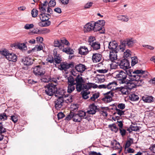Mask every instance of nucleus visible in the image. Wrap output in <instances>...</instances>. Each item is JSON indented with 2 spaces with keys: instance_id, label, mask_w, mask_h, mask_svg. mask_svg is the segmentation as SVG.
I'll use <instances>...</instances> for the list:
<instances>
[{
  "instance_id": "4468645a",
  "label": "nucleus",
  "mask_w": 155,
  "mask_h": 155,
  "mask_svg": "<svg viewBox=\"0 0 155 155\" xmlns=\"http://www.w3.org/2000/svg\"><path fill=\"white\" fill-rule=\"evenodd\" d=\"M118 49L117 48V50H113L111 51H110L109 57L111 61L113 62L117 59V53L120 51V50H118Z\"/></svg>"
},
{
  "instance_id": "bf43d9fd",
  "label": "nucleus",
  "mask_w": 155,
  "mask_h": 155,
  "mask_svg": "<svg viewBox=\"0 0 155 155\" xmlns=\"http://www.w3.org/2000/svg\"><path fill=\"white\" fill-rule=\"evenodd\" d=\"M118 109L120 110H123L125 107V105L124 104L119 103L117 105Z\"/></svg>"
},
{
  "instance_id": "680f3d73",
  "label": "nucleus",
  "mask_w": 155,
  "mask_h": 155,
  "mask_svg": "<svg viewBox=\"0 0 155 155\" xmlns=\"http://www.w3.org/2000/svg\"><path fill=\"white\" fill-rule=\"evenodd\" d=\"M39 8L41 13H45L46 10L45 7H44L42 6H39Z\"/></svg>"
},
{
  "instance_id": "412c9836",
  "label": "nucleus",
  "mask_w": 155,
  "mask_h": 155,
  "mask_svg": "<svg viewBox=\"0 0 155 155\" xmlns=\"http://www.w3.org/2000/svg\"><path fill=\"white\" fill-rule=\"evenodd\" d=\"M135 82L133 83H129L128 82L127 84H127L126 86L128 88V90L130 91V90L133 88H135L136 86H141V85H137V84L136 83H137V81H134Z\"/></svg>"
},
{
  "instance_id": "de8ad7c7",
  "label": "nucleus",
  "mask_w": 155,
  "mask_h": 155,
  "mask_svg": "<svg viewBox=\"0 0 155 155\" xmlns=\"http://www.w3.org/2000/svg\"><path fill=\"white\" fill-rule=\"evenodd\" d=\"M38 14V11L36 9H33L31 12L32 16L33 18H35L37 16Z\"/></svg>"
},
{
  "instance_id": "a878e982",
  "label": "nucleus",
  "mask_w": 155,
  "mask_h": 155,
  "mask_svg": "<svg viewBox=\"0 0 155 155\" xmlns=\"http://www.w3.org/2000/svg\"><path fill=\"white\" fill-rule=\"evenodd\" d=\"M119 88L121 92L124 94H128L130 92L126 85H125L124 87L121 86Z\"/></svg>"
},
{
  "instance_id": "39448f33",
  "label": "nucleus",
  "mask_w": 155,
  "mask_h": 155,
  "mask_svg": "<svg viewBox=\"0 0 155 155\" xmlns=\"http://www.w3.org/2000/svg\"><path fill=\"white\" fill-rule=\"evenodd\" d=\"M56 85H54L52 83H49L45 86V93L48 96H52L57 91Z\"/></svg>"
},
{
  "instance_id": "5701e85b",
  "label": "nucleus",
  "mask_w": 155,
  "mask_h": 155,
  "mask_svg": "<svg viewBox=\"0 0 155 155\" xmlns=\"http://www.w3.org/2000/svg\"><path fill=\"white\" fill-rule=\"evenodd\" d=\"M92 23L93 27V28H92L94 32L98 31V30H99L100 29H101V26L100 25V24H99L98 23L97 21L96 22L92 21Z\"/></svg>"
},
{
  "instance_id": "69168bd1",
  "label": "nucleus",
  "mask_w": 155,
  "mask_h": 155,
  "mask_svg": "<svg viewBox=\"0 0 155 155\" xmlns=\"http://www.w3.org/2000/svg\"><path fill=\"white\" fill-rule=\"evenodd\" d=\"M124 55L126 57H130L131 55L130 51L129 50H127L126 52H124Z\"/></svg>"
},
{
  "instance_id": "f3484780",
  "label": "nucleus",
  "mask_w": 155,
  "mask_h": 155,
  "mask_svg": "<svg viewBox=\"0 0 155 155\" xmlns=\"http://www.w3.org/2000/svg\"><path fill=\"white\" fill-rule=\"evenodd\" d=\"M102 55L99 53L93 54L92 57V60L94 62H100L101 59Z\"/></svg>"
},
{
  "instance_id": "0e129e2a",
  "label": "nucleus",
  "mask_w": 155,
  "mask_h": 155,
  "mask_svg": "<svg viewBox=\"0 0 155 155\" xmlns=\"http://www.w3.org/2000/svg\"><path fill=\"white\" fill-rule=\"evenodd\" d=\"M7 118V116L5 113L1 114L0 115V119L3 120H6Z\"/></svg>"
},
{
  "instance_id": "a18cd8bd",
  "label": "nucleus",
  "mask_w": 155,
  "mask_h": 155,
  "mask_svg": "<svg viewBox=\"0 0 155 155\" xmlns=\"http://www.w3.org/2000/svg\"><path fill=\"white\" fill-rule=\"evenodd\" d=\"M99 96V93H95L93 94L92 96L90 98V99L92 101H94L96 99L98 98Z\"/></svg>"
},
{
  "instance_id": "4c0bfd02",
  "label": "nucleus",
  "mask_w": 155,
  "mask_h": 155,
  "mask_svg": "<svg viewBox=\"0 0 155 155\" xmlns=\"http://www.w3.org/2000/svg\"><path fill=\"white\" fill-rule=\"evenodd\" d=\"M130 99L133 101H136L138 100L139 97L137 95L135 94H131L129 96Z\"/></svg>"
},
{
  "instance_id": "774afa93",
  "label": "nucleus",
  "mask_w": 155,
  "mask_h": 155,
  "mask_svg": "<svg viewBox=\"0 0 155 155\" xmlns=\"http://www.w3.org/2000/svg\"><path fill=\"white\" fill-rule=\"evenodd\" d=\"M89 155H101L100 153H97L95 151H91L89 153Z\"/></svg>"
},
{
  "instance_id": "f03ea898",
  "label": "nucleus",
  "mask_w": 155,
  "mask_h": 155,
  "mask_svg": "<svg viewBox=\"0 0 155 155\" xmlns=\"http://www.w3.org/2000/svg\"><path fill=\"white\" fill-rule=\"evenodd\" d=\"M75 80L76 89L79 92L84 90H88L92 87L96 88L97 87V85L91 83H84L85 81L83 78L79 74L77 76Z\"/></svg>"
},
{
  "instance_id": "423d86ee",
  "label": "nucleus",
  "mask_w": 155,
  "mask_h": 155,
  "mask_svg": "<svg viewBox=\"0 0 155 155\" xmlns=\"http://www.w3.org/2000/svg\"><path fill=\"white\" fill-rule=\"evenodd\" d=\"M116 77L118 78L119 83L120 84H127L128 81L126 79L127 74L122 71H118L116 74Z\"/></svg>"
},
{
  "instance_id": "cd10ccee",
  "label": "nucleus",
  "mask_w": 155,
  "mask_h": 155,
  "mask_svg": "<svg viewBox=\"0 0 155 155\" xmlns=\"http://www.w3.org/2000/svg\"><path fill=\"white\" fill-rule=\"evenodd\" d=\"M72 118L74 121L76 122H80L82 120L77 113H72Z\"/></svg>"
},
{
  "instance_id": "3c124183",
  "label": "nucleus",
  "mask_w": 155,
  "mask_h": 155,
  "mask_svg": "<svg viewBox=\"0 0 155 155\" xmlns=\"http://www.w3.org/2000/svg\"><path fill=\"white\" fill-rule=\"evenodd\" d=\"M10 119L13 121L14 123H15L18 121V117L16 115H13L11 116Z\"/></svg>"
},
{
  "instance_id": "aec40b11",
  "label": "nucleus",
  "mask_w": 155,
  "mask_h": 155,
  "mask_svg": "<svg viewBox=\"0 0 155 155\" xmlns=\"http://www.w3.org/2000/svg\"><path fill=\"white\" fill-rule=\"evenodd\" d=\"M78 51L79 54L82 55H85L88 52L87 48L85 46L81 47L78 49Z\"/></svg>"
},
{
  "instance_id": "dca6fc26",
  "label": "nucleus",
  "mask_w": 155,
  "mask_h": 155,
  "mask_svg": "<svg viewBox=\"0 0 155 155\" xmlns=\"http://www.w3.org/2000/svg\"><path fill=\"white\" fill-rule=\"evenodd\" d=\"M6 58L9 61L15 62L17 61V57L15 54L9 53Z\"/></svg>"
},
{
  "instance_id": "473e14b6",
  "label": "nucleus",
  "mask_w": 155,
  "mask_h": 155,
  "mask_svg": "<svg viewBox=\"0 0 155 155\" xmlns=\"http://www.w3.org/2000/svg\"><path fill=\"white\" fill-rule=\"evenodd\" d=\"M79 117H80L82 120L84 119H86L87 117L86 116V112L83 110H79L77 113Z\"/></svg>"
},
{
  "instance_id": "09e8293b",
  "label": "nucleus",
  "mask_w": 155,
  "mask_h": 155,
  "mask_svg": "<svg viewBox=\"0 0 155 155\" xmlns=\"http://www.w3.org/2000/svg\"><path fill=\"white\" fill-rule=\"evenodd\" d=\"M38 31H41V33L43 34L48 33L50 32L49 29L46 28H43L40 30H38Z\"/></svg>"
},
{
  "instance_id": "8fccbe9b",
  "label": "nucleus",
  "mask_w": 155,
  "mask_h": 155,
  "mask_svg": "<svg viewBox=\"0 0 155 155\" xmlns=\"http://www.w3.org/2000/svg\"><path fill=\"white\" fill-rule=\"evenodd\" d=\"M46 61L51 63H54V58L51 55H49L46 59Z\"/></svg>"
},
{
  "instance_id": "052dcab7",
  "label": "nucleus",
  "mask_w": 155,
  "mask_h": 155,
  "mask_svg": "<svg viewBox=\"0 0 155 155\" xmlns=\"http://www.w3.org/2000/svg\"><path fill=\"white\" fill-rule=\"evenodd\" d=\"M43 48L42 46L41 45H37V46H36L34 49H32V50L34 51V50L36 49V51H38L42 50Z\"/></svg>"
},
{
  "instance_id": "0eeeda50",
  "label": "nucleus",
  "mask_w": 155,
  "mask_h": 155,
  "mask_svg": "<svg viewBox=\"0 0 155 155\" xmlns=\"http://www.w3.org/2000/svg\"><path fill=\"white\" fill-rule=\"evenodd\" d=\"M104 97L101 99V100L105 103H109L112 100V97L114 96V93L110 91L104 94Z\"/></svg>"
},
{
  "instance_id": "4be33fe9",
  "label": "nucleus",
  "mask_w": 155,
  "mask_h": 155,
  "mask_svg": "<svg viewBox=\"0 0 155 155\" xmlns=\"http://www.w3.org/2000/svg\"><path fill=\"white\" fill-rule=\"evenodd\" d=\"M84 28L85 32H88L93 31L92 28L93 27L92 21L84 25Z\"/></svg>"
},
{
  "instance_id": "2f4dec72",
  "label": "nucleus",
  "mask_w": 155,
  "mask_h": 155,
  "mask_svg": "<svg viewBox=\"0 0 155 155\" xmlns=\"http://www.w3.org/2000/svg\"><path fill=\"white\" fill-rule=\"evenodd\" d=\"M125 111L122 110L116 107L115 109V111L114 113V115H115L116 114H118L120 116L124 115Z\"/></svg>"
},
{
  "instance_id": "f8f14e48",
  "label": "nucleus",
  "mask_w": 155,
  "mask_h": 155,
  "mask_svg": "<svg viewBox=\"0 0 155 155\" xmlns=\"http://www.w3.org/2000/svg\"><path fill=\"white\" fill-rule=\"evenodd\" d=\"M65 91L61 88H60L58 90L57 88V91H55V95L58 97V98L64 99V97H66L65 94Z\"/></svg>"
},
{
  "instance_id": "393cba45",
  "label": "nucleus",
  "mask_w": 155,
  "mask_h": 155,
  "mask_svg": "<svg viewBox=\"0 0 155 155\" xmlns=\"http://www.w3.org/2000/svg\"><path fill=\"white\" fill-rule=\"evenodd\" d=\"M91 47L94 50H97L100 48V44L98 41L95 42L91 44Z\"/></svg>"
},
{
  "instance_id": "338daca9",
  "label": "nucleus",
  "mask_w": 155,
  "mask_h": 155,
  "mask_svg": "<svg viewBox=\"0 0 155 155\" xmlns=\"http://www.w3.org/2000/svg\"><path fill=\"white\" fill-rule=\"evenodd\" d=\"M93 4V3L91 2L87 3L84 6V8H89L92 6Z\"/></svg>"
},
{
  "instance_id": "c03bdc74",
  "label": "nucleus",
  "mask_w": 155,
  "mask_h": 155,
  "mask_svg": "<svg viewBox=\"0 0 155 155\" xmlns=\"http://www.w3.org/2000/svg\"><path fill=\"white\" fill-rule=\"evenodd\" d=\"M133 143V139L131 138H130L129 139L127 140L125 146V148L129 147Z\"/></svg>"
},
{
  "instance_id": "6e6552de",
  "label": "nucleus",
  "mask_w": 155,
  "mask_h": 155,
  "mask_svg": "<svg viewBox=\"0 0 155 155\" xmlns=\"http://www.w3.org/2000/svg\"><path fill=\"white\" fill-rule=\"evenodd\" d=\"M33 71L35 75L41 76L43 75L45 72L44 69L40 65L35 67L33 69Z\"/></svg>"
},
{
  "instance_id": "1a4fd4ad",
  "label": "nucleus",
  "mask_w": 155,
  "mask_h": 155,
  "mask_svg": "<svg viewBox=\"0 0 155 155\" xmlns=\"http://www.w3.org/2000/svg\"><path fill=\"white\" fill-rule=\"evenodd\" d=\"M74 66L73 63L68 64L66 62H62L59 66V68L61 70L65 71L70 68H73Z\"/></svg>"
},
{
  "instance_id": "7ed1b4c3",
  "label": "nucleus",
  "mask_w": 155,
  "mask_h": 155,
  "mask_svg": "<svg viewBox=\"0 0 155 155\" xmlns=\"http://www.w3.org/2000/svg\"><path fill=\"white\" fill-rule=\"evenodd\" d=\"M38 16L41 21L38 23V25L40 26L47 27L51 25V22L49 20L50 17L49 14L42 13L39 14Z\"/></svg>"
},
{
  "instance_id": "bb28decb",
  "label": "nucleus",
  "mask_w": 155,
  "mask_h": 155,
  "mask_svg": "<svg viewBox=\"0 0 155 155\" xmlns=\"http://www.w3.org/2000/svg\"><path fill=\"white\" fill-rule=\"evenodd\" d=\"M117 85L116 82L114 81L111 82H110L107 84V88L110 89L111 91L114 89V87Z\"/></svg>"
},
{
  "instance_id": "864d4df0",
  "label": "nucleus",
  "mask_w": 155,
  "mask_h": 155,
  "mask_svg": "<svg viewBox=\"0 0 155 155\" xmlns=\"http://www.w3.org/2000/svg\"><path fill=\"white\" fill-rule=\"evenodd\" d=\"M119 130L120 133L122 137L126 135V131L125 129H123L122 127L119 128Z\"/></svg>"
},
{
  "instance_id": "e433bc0d",
  "label": "nucleus",
  "mask_w": 155,
  "mask_h": 155,
  "mask_svg": "<svg viewBox=\"0 0 155 155\" xmlns=\"http://www.w3.org/2000/svg\"><path fill=\"white\" fill-rule=\"evenodd\" d=\"M54 46L55 47H58L60 48H61L64 47V45L61 44V42L57 40H55L54 42Z\"/></svg>"
},
{
  "instance_id": "13d9d810",
  "label": "nucleus",
  "mask_w": 155,
  "mask_h": 155,
  "mask_svg": "<svg viewBox=\"0 0 155 155\" xmlns=\"http://www.w3.org/2000/svg\"><path fill=\"white\" fill-rule=\"evenodd\" d=\"M130 128L131 131H137L139 130V127L137 126H134L132 125L130 126Z\"/></svg>"
},
{
  "instance_id": "a19ab883",
  "label": "nucleus",
  "mask_w": 155,
  "mask_h": 155,
  "mask_svg": "<svg viewBox=\"0 0 155 155\" xmlns=\"http://www.w3.org/2000/svg\"><path fill=\"white\" fill-rule=\"evenodd\" d=\"M9 53L8 51L5 48H2L0 50V54L5 57L8 56Z\"/></svg>"
},
{
  "instance_id": "a211bd4d",
  "label": "nucleus",
  "mask_w": 155,
  "mask_h": 155,
  "mask_svg": "<svg viewBox=\"0 0 155 155\" xmlns=\"http://www.w3.org/2000/svg\"><path fill=\"white\" fill-rule=\"evenodd\" d=\"M76 70L78 72H83L86 69V66L84 64H79L75 67Z\"/></svg>"
},
{
  "instance_id": "4d7b16f0",
  "label": "nucleus",
  "mask_w": 155,
  "mask_h": 155,
  "mask_svg": "<svg viewBox=\"0 0 155 155\" xmlns=\"http://www.w3.org/2000/svg\"><path fill=\"white\" fill-rule=\"evenodd\" d=\"M55 0H51L48 4L49 6L54 7L56 5Z\"/></svg>"
},
{
  "instance_id": "58836bf2",
  "label": "nucleus",
  "mask_w": 155,
  "mask_h": 155,
  "mask_svg": "<svg viewBox=\"0 0 155 155\" xmlns=\"http://www.w3.org/2000/svg\"><path fill=\"white\" fill-rule=\"evenodd\" d=\"M117 18L118 20L124 22H127L129 20L127 15H119L117 17Z\"/></svg>"
},
{
  "instance_id": "c9c22d12",
  "label": "nucleus",
  "mask_w": 155,
  "mask_h": 155,
  "mask_svg": "<svg viewBox=\"0 0 155 155\" xmlns=\"http://www.w3.org/2000/svg\"><path fill=\"white\" fill-rule=\"evenodd\" d=\"M108 110L107 107H102L100 110V113L104 117H107V111Z\"/></svg>"
},
{
  "instance_id": "603ef678",
  "label": "nucleus",
  "mask_w": 155,
  "mask_h": 155,
  "mask_svg": "<svg viewBox=\"0 0 155 155\" xmlns=\"http://www.w3.org/2000/svg\"><path fill=\"white\" fill-rule=\"evenodd\" d=\"M95 40V38L93 36H90L88 38V41L89 45H91L92 43H94V41Z\"/></svg>"
},
{
  "instance_id": "5fc2aeb1",
  "label": "nucleus",
  "mask_w": 155,
  "mask_h": 155,
  "mask_svg": "<svg viewBox=\"0 0 155 155\" xmlns=\"http://www.w3.org/2000/svg\"><path fill=\"white\" fill-rule=\"evenodd\" d=\"M34 25L31 24H26L24 26V28L27 30L29 29L33 28Z\"/></svg>"
},
{
  "instance_id": "20e7f679",
  "label": "nucleus",
  "mask_w": 155,
  "mask_h": 155,
  "mask_svg": "<svg viewBox=\"0 0 155 155\" xmlns=\"http://www.w3.org/2000/svg\"><path fill=\"white\" fill-rule=\"evenodd\" d=\"M136 42V40L133 38H127L124 40H121L120 43L122 47L121 48L120 47V49L121 50V51L122 52L124 51L126 45H127L129 47H131Z\"/></svg>"
},
{
  "instance_id": "e2e57ef3",
  "label": "nucleus",
  "mask_w": 155,
  "mask_h": 155,
  "mask_svg": "<svg viewBox=\"0 0 155 155\" xmlns=\"http://www.w3.org/2000/svg\"><path fill=\"white\" fill-rule=\"evenodd\" d=\"M58 120L62 119L65 116L64 114L62 112L59 113L57 114Z\"/></svg>"
},
{
  "instance_id": "2eb2a0df",
  "label": "nucleus",
  "mask_w": 155,
  "mask_h": 155,
  "mask_svg": "<svg viewBox=\"0 0 155 155\" xmlns=\"http://www.w3.org/2000/svg\"><path fill=\"white\" fill-rule=\"evenodd\" d=\"M64 101V99L58 98L55 102V108L57 109H60L62 106V104Z\"/></svg>"
},
{
  "instance_id": "79ce46f5",
  "label": "nucleus",
  "mask_w": 155,
  "mask_h": 155,
  "mask_svg": "<svg viewBox=\"0 0 155 155\" xmlns=\"http://www.w3.org/2000/svg\"><path fill=\"white\" fill-rule=\"evenodd\" d=\"M75 85L73 84H68L67 90L68 93H71L75 90Z\"/></svg>"
},
{
  "instance_id": "37998d69",
  "label": "nucleus",
  "mask_w": 155,
  "mask_h": 155,
  "mask_svg": "<svg viewBox=\"0 0 155 155\" xmlns=\"http://www.w3.org/2000/svg\"><path fill=\"white\" fill-rule=\"evenodd\" d=\"M68 84H75V79L72 76H69L68 78Z\"/></svg>"
},
{
  "instance_id": "49530a36",
  "label": "nucleus",
  "mask_w": 155,
  "mask_h": 155,
  "mask_svg": "<svg viewBox=\"0 0 155 155\" xmlns=\"http://www.w3.org/2000/svg\"><path fill=\"white\" fill-rule=\"evenodd\" d=\"M138 59L137 57L134 56L131 58V65L133 66L137 63Z\"/></svg>"
},
{
  "instance_id": "6e6d98bb",
  "label": "nucleus",
  "mask_w": 155,
  "mask_h": 155,
  "mask_svg": "<svg viewBox=\"0 0 155 155\" xmlns=\"http://www.w3.org/2000/svg\"><path fill=\"white\" fill-rule=\"evenodd\" d=\"M65 101L67 103H71L72 101V97L71 95L68 96Z\"/></svg>"
},
{
  "instance_id": "72a5a7b5",
  "label": "nucleus",
  "mask_w": 155,
  "mask_h": 155,
  "mask_svg": "<svg viewBox=\"0 0 155 155\" xmlns=\"http://www.w3.org/2000/svg\"><path fill=\"white\" fill-rule=\"evenodd\" d=\"M90 91L87 90L81 92L82 97L85 99H87L89 98V95L90 94Z\"/></svg>"
},
{
  "instance_id": "b1692460",
  "label": "nucleus",
  "mask_w": 155,
  "mask_h": 155,
  "mask_svg": "<svg viewBox=\"0 0 155 155\" xmlns=\"http://www.w3.org/2000/svg\"><path fill=\"white\" fill-rule=\"evenodd\" d=\"M142 99L146 103H150L153 101V98L152 96L146 95L142 97Z\"/></svg>"
},
{
  "instance_id": "ea45409f",
  "label": "nucleus",
  "mask_w": 155,
  "mask_h": 155,
  "mask_svg": "<svg viewBox=\"0 0 155 155\" xmlns=\"http://www.w3.org/2000/svg\"><path fill=\"white\" fill-rule=\"evenodd\" d=\"M7 129L5 128V126H4L2 122H0V135H2L3 133L6 132Z\"/></svg>"
},
{
  "instance_id": "c85d7f7f",
  "label": "nucleus",
  "mask_w": 155,
  "mask_h": 155,
  "mask_svg": "<svg viewBox=\"0 0 155 155\" xmlns=\"http://www.w3.org/2000/svg\"><path fill=\"white\" fill-rule=\"evenodd\" d=\"M57 52L54 56V61L56 64H60L61 63L62 61V59L61 56L59 54H57Z\"/></svg>"
},
{
  "instance_id": "f257e3e1",
  "label": "nucleus",
  "mask_w": 155,
  "mask_h": 155,
  "mask_svg": "<svg viewBox=\"0 0 155 155\" xmlns=\"http://www.w3.org/2000/svg\"><path fill=\"white\" fill-rule=\"evenodd\" d=\"M127 75H128L130 77L131 81H137V85H142L144 83L143 78L147 77L149 73L146 71L142 70H137L133 71L131 69L126 71Z\"/></svg>"
},
{
  "instance_id": "7c9ffc66",
  "label": "nucleus",
  "mask_w": 155,
  "mask_h": 155,
  "mask_svg": "<svg viewBox=\"0 0 155 155\" xmlns=\"http://www.w3.org/2000/svg\"><path fill=\"white\" fill-rule=\"evenodd\" d=\"M97 77L99 82L101 83L104 82L105 81V78L107 77V75L98 74L97 75Z\"/></svg>"
},
{
  "instance_id": "c756f323",
  "label": "nucleus",
  "mask_w": 155,
  "mask_h": 155,
  "mask_svg": "<svg viewBox=\"0 0 155 155\" xmlns=\"http://www.w3.org/2000/svg\"><path fill=\"white\" fill-rule=\"evenodd\" d=\"M108 127L110 130L115 133H117L118 130V128L115 124H109L108 125Z\"/></svg>"
},
{
  "instance_id": "ddd939ff",
  "label": "nucleus",
  "mask_w": 155,
  "mask_h": 155,
  "mask_svg": "<svg viewBox=\"0 0 155 155\" xmlns=\"http://www.w3.org/2000/svg\"><path fill=\"white\" fill-rule=\"evenodd\" d=\"M98 109L97 106L93 103L89 105L88 110L87 111V113L89 114H95Z\"/></svg>"
},
{
  "instance_id": "9d476101",
  "label": "nucleus",
  "mask_w": 155,
  "mask_h": 155,
  "mask_svg": "<svg viewBox=\"0 0 155 155\" xmlns=\"http://www.w3.org/2000/svg\"><path fill=\"white\" fill-rule=\"evenodd\" d=\"M121 48V43L119 46H117V44L115 41H113L112 42H110L108 44V48L110 49H111L112 50H117L118 48V50H120V52L121 51V50L120 49V48Z\"/></svg>"
},
{
  "instance_id": "6ab92c4d",
  "label": "nucleus",
  "mask_w": 155,
  "mask_h": 155,
  "mask_svg": "<svg viewBox=\"0 0 155 155\" xmlns=\"http://www.w3.org/2000/svg\"><path fill=\"white\" fill-rule=\"evenodd\" d=\"M23 61L25 65H30L33 64L34 60L29 57H26L23 59Z\"/></svg>"
},
{
  "instance_id": "f704fd0d",
  "label": "nucleus",
  "mask_w": 155,
  "mask_h": 155,
  "mask_svg": "<svg viewBox=\"0 0 155 155\" xmlns=\"http://www.w3.org/2000/svg\"><path fill=\"white\" fill-rule=\"evenodd\" d=\"M62 51L63 52H65L68 54H74V51L73 50L69 47L64 48Z\"/></svg>"
},
{
  "instance_id": "9b49d317",
  "label": "nucleus",
  "mask_w": 155,
  "mask_h": 155,
  "mask_svg": "<svg viewBox=\"0 0 155 155\" xmlns=\"http://www.w3.org/2000/svg\"><path fill=\"white\" fill-rule=\"evenodd\" d=\"M119 66L121 68L125 70L129 68L130 63L127 60L124 59L121 61Z\"/></svg>"
}]
</instances>
